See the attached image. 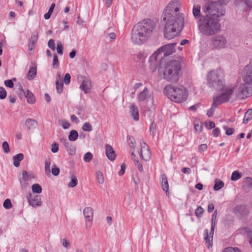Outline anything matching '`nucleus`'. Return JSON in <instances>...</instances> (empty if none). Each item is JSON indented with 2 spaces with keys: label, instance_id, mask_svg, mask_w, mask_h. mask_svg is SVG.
Returning a JSON list of instances; mask_svg holds the SVG:
<instances>
[{
  "label": "nucleus",
  "instance_id": "31",
  "mask_svg": "<svg viewBox=\"0 0 252 252\" xmlns=\"http://www.w3.org/2000/svg\"><path fill=\"white\" fill-rule=\"evenodd\" d=\"M252 118V109H248L246 112L243 120V123L245 124L247 123Z\"/></svg>",
  "mask_w": 252,
  "mask_h": 252
},
{
  "label": "nucleus",
  "instance_id": "43",
  "mask_svg": "<svg viewBox=\"0 0 252 252\" xmlns=\"http://www.w3.org/2000/svg\"><path fill=\"white\" fill-rule=\"evenodd\" d=\"M219 104H216V106H214V101L213 102L212 107L210 108L208 111L207 115L208 116V117H210L212 116H213L214 113V110L219 105Z\"/></svg>",
  "mask_w": 252,
  "mask_h": 252
},
{
  "label": "nucleus",
  "instance_id": "50",
  "mask_svg": "<svg viewBox=\"0 0 252 252\" xmlns=\"http://www.w3.org/2000/svg\"><path fill=\"white\" fill-rule=\"evenodd\" d=\"M223 128L225 130V134L227 135H231L234 131V129L233 128H228L227 126H223Z\"/></svg>",
  "mask_w": 252,
  "mask_h": 252
},
{
  "label": "nucleus",
  "instance_id": "51",
  "mask_svg": "<svg viewBox=\"0 0 252 252\" xmlns=\"http://www.w3.org/2000/svg\"><path fill=\"white\" fill-rule=\"evenodd\" d=\"M127 140L131 144V147L134 149L135 147V141L133 136L128 135L127 136Z\"/></svg>",
  "mask_w": 252,
  "mask_h": 252
},
{
  "label": "nucleus",
  "instance_id": "19",
  "mask_svg": "<svg viewBox=\"0 0 252 252\" xmlns=\"http://www.w3.org/2000/svg\"><path fill=\"white\" fill-rule=\"evenodd\" d=\"M249 209L247 205L242 204L236 206L233 210V212L235 214L241 216L247 215L249 213Z\"/></svg>",
  "mask_w": 252,
  "mask_h": 252
},
{
  "label": "nucleus",
  "instance_id": "4",
  "mask_svg": "<svg viewBox=\"0 0 252 252\" xmlns=\"http://www.w3.org/2000/svg\"><path fill=\"white\" fill-rule=\"evenodd\" d=\"M198 24L200 32L206 36L214 35L220 31L221 25L220 20L216 18L202 16Z\"/></svg>",
  "mask_w": 252,
  "mask_h": 252
},
{
  "label": "nucleus",
  "instance_id": "46",
  "mask_svg": "<svg viewBox=\"0 0 252 252\" xmlns=\"http://www.w3.org/2000/svg\"><path fill=\"white\" fill-rule=\"evenodd\" d=\"M97 179L99 184H102L104 182L103 176L100 172H97L96 173Z\"/></svg>",
  "mask_w": 252,
  "mask_h": 252
},
{
  "label": "nucleus",
  "instance_id": "24",
  "mask_svg": "<svg viewBox=\"0 0 252 252\" xmlns=\"http://www.w3.org/2000/svg\"><path fill=\"white\" fill-rule=\"evenodd\" d=\"M129 112L134 120L137 121L139 120V112L138 108L134 104H132L130 106Z\"/></svg>",
  "mask_w": 252,
  "mask_h": 252
},
{
  "label": "nucleus",
  "instance_id": "36",
  "mask_svg": "<svg viewBox=\"0 0 252 252\" xmlns=\"http://www.w3.org/2000/svg\"><path fill=\"white\" fill-rule=\"evenodd\" d=\"M38 38V33L37 32H35L33 33L32 34L29 43H32V44L36 45L37 43V41Z\"/></svg>",
  "mask_w": 252,
  "mask_h": 252
},
{
  "label": "nucleus",
  "instance_id": "59",
  "mask_svg": "<svg viewBox=\"0 0 252 252\" xmlns=\"http://www.w3.org/2000/svg\"><path fill=\"white\" fill-rule=\"evenodd\" d=\"M48 45L50 48H51L52 50H55L56 49L55 44L54 40L53 39H51L49 40Z\"/></svg>",
  "mask_w": 252,
  "mask_h": 252
},
{
  "label": "nucleus",
  "instance_id": "44",
  "mask_svg": "<svg viewBox=\"0 0 252 252\" xmlns=\"http://www.w3.org/2000/svg\"><path fill=\"white\" fill-rule=\"evenodd\" d=\"M3 207L6 209H9L12 207L11 200L9 199H6L4 200L3 204Z\"/></svg>",
  "mask_w": 252,
  "mask_h": 252
},
{
  "label": "nucleus",
  "instance_id": "14",
  "mask_svg": "<svg viewBox=\"0 0 252 252\" xmlns=\"http://www.w3.org/2000/svg\"><path fill=\"white\" fill-rule=\"evenodd\" d=\"M27 198L30 205L32 207L36 208L42 205L41 197L38 195H33L29 192L27 195Z\"/></svg>",
  "mask_w": 252,
  "mask_h": 252
},
{
  "label": "nucleus",
  "instance_id": "25",
  "mask_svg": "<svg viewBox=\"0 0 252 252\" xmlns=\"http://www.w3.org/2000/svg\"><path fill=\"white\" fill-rule=\"evenodd\" d=\"M37 126V122L34 119H28L25 121V126L29 130L36 128Z\"/></svg>",
  "mask_w": 252,
  "mask_h": 252
},
{
  "label": "nucleus",
  "instance_id": "6",
  "mask_svg": "<svg viewBox=\"0 0 252 252\" xmlns=\"http://www.w3.org/2000/svg\"><path fill=\"white\" fill-rule=\"evenodd\" d=\"M229 1V0H218L217 1L212 2L203 7V11L214 17L224 16L225 10L223 5H226Z\"/></svg>",
  "mask_w": 252,
  "mask_h": 252
},
{
  "label": "nucleus",
  "instance_id": "11",
  "mask_svg": "<svg viewBox=\"0 0 252 252\" xmlns=\"http://www.w3.org/2000/svg\"><path fill=\"white\" fill-rule=\"evenodd\" d=\"M217 215V210H215L214 212L211 219V229L209 235H208V229L204 230L205 238L204 240L207 244H208V248H209L212 246L213 242V237L214 232V229L216 225V220Z\"/></svg>",
  "mask_w": 252,
  "mask_h": 252
},
{
  "label": "nucleus",
  "instance_id": "60",
  "mask_svg": "<svg viewBox=\"0 0 252 252\" xmlns=\"http://www.w3.org/2000/svg\"><path fill=\"white\" fill-rule=\"evenodd\" d=\"M4 84L6 87L12 88L14 87V83L12 80H6L4 81Z\"/></svg>",
  "mask_w": 252,
  "mask_h": 252
},
{
  "label": "nucleus",
  "instance_id": "37",
  "mask_svg": "<svg viewBox=\"0 0 252 252\" xmlns=\"http://www.w3.org/2000/svg\"><path fill=\"white\" fill-rule=\"evenodd\" d=\"M63 82H59V81H56V87L57 91L59 94L62 93L63 90Z\"/></svg>",
  "mask_w": 252,
  "mask_h": 252
},
{
  "label": "nucleus",
  "instance_id": "57",
  "mask_svg": "<svg viewBox=\"0 0 252 252\" xmlns=\"http://www.w3.org/2000/svg\"><path fill=\"white\" fill-rule=\"evenodd\" d=\"M52 173L54 176H58L60 173V169L54 165L52 168Z\"/></svg>",
  "mask_w": 252,
  "mask_h": 252
},
{
  "label": "nucleus",
  "instance_id": "63",
  "mask_svg": "<svg viewBox=\"0 0 252 252\" xmlns=\"http://www.w3.org/2000/svg\"><path fill=\"white\" fill-rule=\"evenodd\" d=\"M207 148V145L206 144H202L199 146L198 151L199 152H203L205 151Z\"/></svg>",
  "mask_w": 252,
  "mask_h": 252
},
{
  "label": "nucleus",
  "instance_id": "64",
  "mask_svg": "<svg viewBox=\"0 0 252 252\" xmlns=\"http://www.w3.org/2000/svg\"><path fill=\"white\" fill-rule=\"evenodd\" d=\"M19 90L20 92L19 93V95L20 98H22L23 96H25V95L26 94V93H25L23 89V87L22 86H20L19 87Z\"/></svg>",
  "mask_w": 252,
  "mask_h": 252
},
{
  "label": "nucleus",
  "instance_id": "16",
  "mask_svg": "<svg viewBox=\"0 0 252 252\" xmlns=\"http://www.w3.org/2000/svg\"><path fill=\"white\" fill-rule=\"evenodd\" d=\"M83 213L86 219V227L87 228H90L93 218V209L91 207H86L83 210Z\"/></svg>",
  "mask_w": 252,
  "mask_h": 252
},
{
  "label": "nucleus",
  "instance_id": "28",
  "mask_svg": "<svg viewBox=\"0 0 252 252\" xmlns=\"http://www.w3.org/2000/svg\"><path fill=\"white\" fill-rule=\"evenodd\" d=\"M51 159L50 158L46 159L45 161V172L48 177L51 176L50 164Z\"/></svg>",
  "mask_w": 252,
  "mask_h": 252
},
{
  "label": "nucleus",
  "instance_id": "49",
  "mask_svg": "<svg viewBox=\"0 0 252 252\" xmlns=\"http://www.w3.org/2000/svg\"><path fill=\"white\" fill-rule=\"evenodd\" d=\"M6 96V91L5 89L2 87H0V98L3 99Z\"/></svg>",
  "mask_w": 252,
  "mask_h": 252
},
{
  "label": "nucleus",
  "instance_id": "7",
  "mask_svg": "<svg viewBox=\"0 0 252 252\" xmlns=\"http://www.w3.org/2000/svg\"><path fill=\"white\" fill-rule=\"evenodd\" d=\"M207 82L210 87L217 90H222L224 88L223 73L220 69L211 71L207 75Z\"/></svg>",
  "mask_w": 252,
  "mask_h": 252
},
{
  "label": "nucleus",
  "instance_id": "15",
  "mask_svg": "<svg viewBox=\"0 0 252 252\" xmlns=\"http://www.w3.org/2000/svg\"><path fill=\"white\" fill-rule=\"evenodd\" d=\"M151 152L149 146L145 142H141L140 157L145 161H148L151 158Z\"/></svg>",
  "mask_w": 252,
  "mask_h": 252
},
{
  "label": "nucleus",
  "instance_id": "17",
  "mask_svg": "<svg viewBox=\"0 0 252 252\" xmlns=\"http://www.w3.org/2000/svg\"><path fill=\"white\" fill-rule=\"evenodd\" d=\"M60 141L64 145L69 155L73 156L75 155L76 148L72 143L69 142L65 138H61Z\"/></svg>",
  "mask_w": 252,
  "mask_h": 252
},
{
  "label": "nucleus",
  "instance_id": "47",
  "mask_svg": "<svg viewBox=\"0 0 252 252\" xmlns=\"http://www.w3.org/2000/svg\"><path fill=\"white\" fill-rule=\"evenodd\" d=\"M203 212L204 209L201 206H198L195 211V215L197 217H201Z\"/></svg>",
  "mask_w": 252,
  "mask_h": 252
},
{
  "label": "nucleus",
  "instance_id": "34",
  "mask_svg": "<svg viewBox=\"0 0 252 252\" xmlns=\"http://www.w3.org/2000/svg\"><path fill=\"white\" fill-rule=\"evenodd\" d=\"M32 192L34 193L39 194L42 192V188L38 184H33L32 187Z\"/></svg>",
  "mask_w": 252,
  "mask_h": 252
},
{
  "label": "nucleus",
  "instance_id": "42",
  "mask_svg": "<svg viewBox=\"0 0 252 252\" xmlns=\"http://www.w3.org/2000/svg\"><path fill=\"white\" fill-rule=\"evenodd\" d=\"M93 156L90 152H87L84 157V160L85 162H89L93 159Z\"/></svg>",
  "mask_w": 252,
  "mask_h": 252
},
{
  "label": "nucleus",
  "instance_id": "13",
  "mask_svg": "<svg viewBox=\"0 0 252 252\" xmlns=\"http://www.w3.org/2000/svg\"><path fill=\"white\" fill-rule=\"evenodd\" d=\"M181 5L180 0H172L165 7L163 15H166L168 13L171 14H181L179 12V7Z\"/></svg>",
  "mask_w": 252,
  "mask_h": 252
},
{
  "label": "nucleus",
  "instance_id": "40",
  "mask_svg": "<svg viewBox=\"0 0 252 252\" xmlns=\"http://www.w3.org/2000/svg\"><path fill=\"white\" fill-rule=\"evenodd\" d=\"M82 129L83 130L85 131H91L92 130V126L89 123H85L83 124Z\"/></svg>",
  "mask_w": 252,
  "mask_h": 252
},
{
  "label": "nucleus",
  "instance_id": "41",
  "mask_svg": "<svg viewBox=\"0 0 252 252\" xmlns=\"http://www.w3.org/2000/svg\"><path fill=\"white\" fill-rule=\"evenodd\" d=\"M59 124L62 126L63 129H67L70 126V123L65 120H60L59 121Z\"/></svg>",
  "mask_w": 252,
  "mask_h": 252
},
{
  "label": "nucleus",
  "instance_id": "9",
  "mask_svg": "<svg viewBox=\"0 0 252 252\" xmlns=\"http://www.w3.org/2000/svg\"><path fill=\"white\" fill-rule=\"evenodd\" d=\"M234 87H225L224 85V88L222 90V93L214 97V106H216V104H220L228 101L231 95L234 93Z\"/></svg>",
  "mask_w": 252,
  "mask_h": 252
},
{
  "label": "nucleus",
  "instance_id": "12",
  "mask_svg": "<svg viewBox=\"0 0 252 252\" xmlns=\"http://www.w3.org/2000/svg\"><path fill=\"white\" fill-rule=\"evenodd\" d=\"M251 94H252V84L244 82L240 85L237 93L238 97L244 98Z\"/></svg>",
  "mask_w": 252,
  "mask_h": 252
},
{
  "label": "nucleus",
  "instance_id": "54",
  "mask_svg": "<svg viewBox=\"0 0 252 252\" xmlns=\"http://www.w3.org/2000/svg\"><path fill=\"white\" fill-rule=\"evenodd\" d=\"M57 53L60 55H63V46L61 42L58 41L57 42Z\"/></svg>",
  "mask_w": 252,
  "mask_h": 252
},
{
  "label": "nucleus",
  "instance_id": "29",
  "mask_svg": "<svg viewBox=\"0 0 252 252\" xmlns=\"http://www.w3.org/2000/svg\"><path fill=\"white\" fill-rule=\"evenodd\" d=\"M224 183L223 181L220 180L218 179L215 180V185L214 186V189L215 191H217L221 189L224 186Z\"/></svg>",
  "mask_w": 252,
  "mask_h": 252
},
{
  "label": "nucleus",
  "instance_id": "8",
  "mask_svg": "<svg viewBox=\"0 0 252 252\" xmlns=\"http://www.w3.org/2000/svg\"><path fill=\"white\" fill-rule=\"evenodd\" d=\"M176 43L166 44L162 46L156 51L150 58V61L152 62L154 61L162 60L164 57H167L175 52Z\"/></svg>",
  "mask_w": 252,
  "mask_h": 252
},
{
  "label": "nucleus",
  "instance_id": "35",
  "mask_svg": "<svg viewBox=\"0 0 252 252\" xmlns=\"http://www.w3.org/2000/svg\"><path fill=\"white\" fill-rule=\"evenodd\" d=\"M71 180L68 184V188H73L77 185L78 181L76 177L72 175L71 176Z\"/></svg>",
  "mask_w": 252,
  "mask_h": 252
},
{
  "label": "nucleus",
  "instance_id": "52",
  "mask_svg": "<svg viewBox=\"0 0 252 252\" xmlns=\"http://www.w3.org/2000/svg\"><path fill=\"white\" fill-rule=\"evenodd\" d=\"M156 128V125L154 122H152L150 127V132L153 136L155 135V130Z\"/></svg>",
  "mask_w": 252,
  "mask_h": 252
},
{
  "label": "nucleus",
  "instance_id": "61",
  "mask_svg": "<svg viewBox=\"0 0 252 252\" xmlns=\"http://www.w3.org/2000/svg\"><path fill=\"white\" fill-rule=\"evenodd\" d=\"M133 161H134L135 165H136L137 166V168H138V170H139V171L142 172L143 171L142 165L140 163H139L138 160L133 159Z\"/></svg>",
  "mask_w": 252,
  "mask_h": 252
},
{
  "label": "nucleus",
  "instance_id": "5",
  "mask_svg": "<svg viewBox=\"0 0 252 252\" xmlns=\"http://www.w3.org/2000/svg\"><path fill=\"white\" fill-rule=\"evenodd\" d=\"M164 93L172 101L180 103L185 101L188 97V91L183 86L175 87L171 85L165 86Z\"/></svg>",
  "mask_w": 252,
  "mask_h": 252
},
{
  "label": "nucleus",
  "instance_id": "39",
  "mask_svg": "<svg viewBox=\"0 0 252 252\" xmlns=\"http://www.w3.org/2000/svg\"><path fill=\"white\" fill-rule=\"evenodd\" d=\"M222 252H242L238 248L227 247L225 248Z\"/></svg>",
  "mask_w": 252,
  "mask_h": 252
},
{
  "label": "nucleus",
  "instance_id": "48",
  "mask_svg": "<svg viewBox=\"0 0 252 252\" xmlns=\"http://www.w3.org/2000/svg\"><path fill=\"white\" fill-rule=\"evenodd\" d=\"M29 180V175L26 171H24L22 173V178L20 180V182H27Z\"/></svg>",
  "mask_w": 252,
  "mask_h": 252
},
{
  "label": "nucleus",
  "instance_id": "20",
  "mask_svg": "<svg viewBox=\"0 0 252 252\" xmlns=\"http://www.w3.org/2000/svg\"><path fill=\"white\" fill-rule=\"evenodd\" d=\"M151 96V94L147 88H145L137 96V100L140 102L148 100Z\"/></svg>",
  "mask_w": 252,
  "mask_h": 252
},
{
  "label": "nucleus",
  "instance_id": "38",
  "mask_svg": "<svg viewBox=\"0 0 252 252\" xmlns=\"http://www.w3.org/2000/svg\"><path fill=\"white\" fill-rule=\"evenodd\" d=\"M242 177V175L238 171H234L231 176V180L232 181H236L240 179Z\"/></svg>",
  "mask_w": 252,
  "mask_h": 252
},
{
  "label": "nucleus",
  "instance_id": "3",
  "mask_svg": "<svg viewBox=\"0 0 252 252\" xmlns=\"http://www.w3.org/2000/svg\"><path fill=\"white\" fill-rule=\"evenodd\" d=\"M158 75L166 81L177 82L181 73V64L179 60H171L165 63L160 62L158 68Z\"/></svg>",
  "mask_w": 252,
  "mask_h": 252
},
{
  "label": "nucleus",
  "instance_id": "55",
  "mask_svg": "<svg viewBox=\"0 0 252 252\" xmlns=\"http://www.w3.org/2000/svg\"><path fill=\"white\" fill-rule=\"evenodd\" d=\"M204 124L208 129H212L215 127V124L212 121L205 122Z\"/></svg>",
  "mask_w": 252,
  "mask_h": 252
},
{
  "label": "nucleus",
  "instance_id": "53",
  "mask_svg": "<svg viewBox=\"0 0 252 252\" xmlns=\"http://www.w3.org/2000/svg\"><path fill=\"white\" fill-rule=\"evenodd\" d=\"M2 149L5 153H8L9 152V146L6 141H4L2 143Z\"/></svg>",
  "mask_w": 252,
  "mask_h": 252
},
{
  "label": "nucleus",
  "instance_id": "30",
  "mask_svg": "<svg viewBox=\"0 0 252 252\" xmlns=\"http://www.w3.org/2000/svg\"><path fill=\"white\" fill-rule=\"evenodd\" d=\"M25 97L27 98V101L29 103H33L35 100L33 94L29 90H27Z\"/></svg>",
  "mask_w": 252,
  "mask_h": 252
},
{
  "label": "nucleus",
  "instance_id": "62",
  "mask_svg": "<svg viewBox=\"0 0 252 252\" xmlns=\"http://www.w3.org/2000/svg\"><path fill=\"white\" fill-rule=\"evenodd\" d=\"M194 127L196 131L200 132H201L203 128L202 124H195L194 126Z\"/></svg>",
  "mask_w": 252,
  "mask_h": 252
},
{
  "label": "nucleus",
  "instance_id": "18",
  "mask_svg": "<svg viewBox=\"0 0 252 252\" xmlns=\"http://www.w3.org/2000/svg\"><path fill=\"white\" fill-rule=\"evenodd\" d=\"M245 74L243 76V81L252 84V63L245 68Z\"/></svg>",
  "mask_w": 252,
  "mask_h": 252
},
{
  "label": "nucleus",
  "instance_id": "2",
  "mask_svg": "<svg viewBox=\"0 0 252 252\" xmlns=\"http://www.w3.org/2000/svg\"><path fill=\"white\" fill-rule=\"evenodd\" d=\"M165 28L164 35L167 39L175 37L181 32L184 27V17L183 13L162 15Z\"/></svg>",
  "mask_w": 252,
  "mask_h": 252
},
{
  "label": "nucleus",
  "instance_id": "56",
  "mask_svg": "<svg viewBox=\"0 0 252 252\" xmlns=\"http://www.w3.org/2000/svg\"><path fill=\"white\" fill-rule=\"evenodd\" d=\"M59 151V145L57 143H54L51 146V151L53 153H56Z\"/></svg>",
  "mask_w": 252,
  "mask_h": 252
},
{
  "label": "nucleus",
  "instance_id": "22",
  "mask_svg": "<svg viewBox=\"0 0 252 252\" xmlns=\"http://www.w3.org/2000/svg\"><path fill=\"white\" fill-rule=\"evenodd\" d=\"M160 181L161 182V187L164 191H165L167 196H169V185L167 177L165 174H162L160 177Z\"/></svg>",
  "mask_w": 252,
  "mask_h": 252
},
{
  "label": "nucleus",
  "instance_id": "27",
  "mask_svg": "<svg viewBox=\"0 0 252 252\" xmlns=\"http://www.w3.org/2000/svg\"><path fill=\"white\" fill-rule=\"evenodd\" d=\"M36 75V67L32 66L30 67L27 75V79L32 80L34 79Z\"/></svg>",
  "mask_w": 252,
  "mask_h": 252
},
{
  "label": "nucleus",
  "instance_id": "45",
  "mask_svg": "<svg viewBox=\"0 0 252 252\" xmlns=\"http://www.w3.org/2000/svg\"><path fill=\"white\" fill-rule=\"evenodd\" d=\"M59 63L58 60V56L56 54L54 56L53 61V67L54 68H57L59 66Z\"/></svg>",
  "mask_w": 252,
  "mask_h": 252
},
{
  "label": "nucleus",
  "instance_id": "32",
  "mask_svg": "<svg viewBox=\"0 0 252 252\" xmlns=\"http://www.w3.org/2000/svg\"><path fill=\"white\" fill-rule=\"evenodd\" d=\"M192 13L195 19H198L199 18L200 19L201 17L200 16V6L196 5L193 6Z\"/></svg>",
  "mask_w": 252,
  "mask_h": 252
},
{
  "label": "nucleus",
  "instance_id": "23",
  "mask_svg": "<svg viewBox=\"0 0 252 252\" xmlns=\"http://www.w3.org/2000/svg\"><path fill=\"white\" fill-rule=\"evenodd\" d=\"M85 79L83 80L80 86V88L82 91H84L85 93H87L88 91L91 89V82L89 79H87L85 78Z\"/></svg>",
  "mask_w": 252,
  "mask_h": 252
},
{
  "label": "nucleus",
  "instance_id": "21",
  "mask_svg": "<svg viewBox=\"0 0 252 252\" xmlns=\"http://www.w3.org/2000/svg\"><path fill=\"white\" fill-rule=\"evenodd\" d=\"M105 153L107 158L111 161L115 159L116 155L112 147L109 144H106L105 146Z\"/></svg>",
  "mask_w": 252,
  "mask_h": 252
},
{
  "label": "nucleus",
  "instance_id": "33",
  "mask_svg": "<svg viewBox=\"0 0 252 252\" xmlns=\"http://www.w3.org/2000/svg\"><path fill=\"white\" fill-rule=\"evenodd\" d=\"M78 137V132L75 130H72L68 135V139L71 141H74L77 139Z\"/></svg>",
  "mask_w": 252,
  "mask_h": 252
},
{
  "label": "nucleus",
  "instance_id": "58",
  "mask_svg": "<svg viewBox=\"0 0 252 252\" xmlns=\"http://www.w3.org/2000/svg\"><path fill=\"white\" fill-rule=\"evenodd\" d=\"M71 76L69 73H66L65 74L63 82L65 85H68L70 82Z\"/></svg>",
  "mask_w": 252,
  "mask_h": 252
},
{
  "label": "nucleus",
  "instance_id": "10",
  "mask_svg": "<svg viewBox=\"0 0 252 252\" xmlns=\"http://www.w3.org/2000/svg\"><path fill=\"white\" fill-rule=\"evenodd\" d=\"M227 40L225 36L219 34L213 36L211 39V46L214 49L220 50L226 47Z\"/></svg>",
  "mask_w": 252,
  "mask_h": 252
},
{
  "label": "nucleus",
  "instance_id": "1",
  "mask_svg": "<svg viewBox=\"0 0 252 252\" xmlns=\"http://www.w3.org/2000/svg\"><path fill=\"white\" fill-rule=\"evenodd\" d=\"M155 23L150 19H146L137 23L131 32V40L133 44L141 45L147 42L151 37Z\"/></svg>",
  "mask_w": 252,
  "mask_h": 252
},
{
  "label": "nucleus",
  "instance_id": "26",
  "mask_svg": "<svg viewBox=\"0 0 252 252\" xmlns=\"http://www.w3.org/2000/svg\"><path fill=\"white\" fill-rule=\"evenodd\" d=\"M24 158V155L22 153L18 154L13 157V164L18 167L20 166V162Z\"/></svg>",
  "mask_w": 252,
  "mask_h": 252
}]
</instances>
